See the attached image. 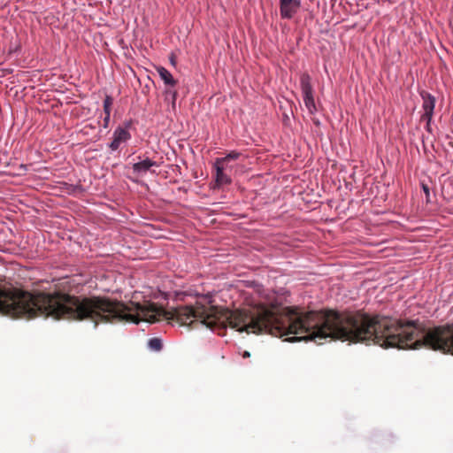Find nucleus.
<instances>
[{
    "label": "nucleus",
    "mask_w": 453,
    "mask_h": 453,
    "mask_svg": "<svg viewBox=\"0 0 453 453\" xmlns=\"http://www.w3.org/2000/svg\"><path fill=\"white\" fill-rule=\"evenodd\" d=\"M287 342L311 341L321 344L330 338L342 342L377 344L382 348L416 349L426 346L453 355V325L424 329L416 321L365 313L343 314L333 310L303 311L286 307L282 312L271 308V335Z\"/></svg>",
    "instance_id": "1"
},
{
    "label": "nucleus",
    "mask_w": 453,
    "mask_h": 453,
    "mask_svg": "<svg viewBox=\"0 0 453 453\" xmlns=\"http://www.w3.org/2000/svg\"><path fill=\"white\" fill-rule=\"evenodd\" d=\"M0 313L12 319L35 317L99 323V298H80L62 294L6 291L0 288Z\"/></svg>",
    "instance_id": "2"
},
{
    "label": "nucleus",
    "mask_w": 453,
    "mask_h": 453,
    "mask_svg": "<svg viewBox=\"0 0 453 453\" xmlns=\"http://www.w3.org/2000/svg\"><path fill=\"white\" fill-rule=\"evenodd\" d=\"M175 317L181 325L199 322L206 328L212 329L216 326V319L204 306L184 305L176 309Z\"/></svg>",
    "instance_id": "3"
},
{
    "label": "nucleus",
    "mask_w": 453,
    "mask_h": 453,
    "mask_svg": "<svg viewBox=\"0 0 453 453\" xmlns=\"http://www.w3.org/2000/svg\"><path fill=\"white\" fill-rule=\"evenodd\" d=\"M300 88L303 94L304 105L311 115L316 114L318 111L315 99L314 90L311 85V78L309 73H303L300 76Z\"/></svg>",
    "instance_id": "4"
},
{
    "label": "nucleus",
    "mask_w": 453,
    "mask_h": 453,
    "mask_svg": "<svg viewBox=\"0 0 453 453\" xmlns=\"http://www.w3.org/2000/svg\"><path fill=\"white\" fill-rule=\"evenodd\" d=\"M133 121L131 119L126 120L122 125L118 126L112 134V141L109 143V148L111 151H116L119 149L122 143L127 142L132 135L129 132L132 127Z\"/></svg>",
    "instance_id": "5"
},
{
    "label": "nucleus",
    "mask_w": 453,
    "mask_h": 453,
    "mask_svg": "<svg viewBox=\"0 0 453 453\" xmlns=\"http://www.w3.org/2000/svg\"><path fill=\"white\" fill-rule=\"evenodd\" d=\"M419 95L422 99V109L424 111L421 119L428 123L432 122L436 99L432 94L425 90H422Z\"/></svg>",
    "instance_id": "6"
},
{
    "label": "nucleus",
    "mask_w": 453,
    "mask_h": 453,
    "mask_svg": "<svg viewBox=\"0 0 453 453\" xmlns=\"http://www.w3.org/2000/svg\"><path fill=\"white\" fill-rule=\"evenodd\" d=\"M300 0H280V11L282 19H290L300 8Z\"/></svg>",
    "instance_id": "7"
},
{
    "label": "nucleus",
    "mask_w": 453,
    "mask_h": 453,
    "mask_svg": "<svg viewBox=\"0 0 453 453\" xmlns=\"http://www.w3.org/2000/svg\"><path fill=\"white\" fill-rule=\"evenodd\" d=\"M153 166L158 167L159 165L156 161H154L149 157H146L142 160H140V161L133 164L132 170H133L134 173H135L136 175L143 176L149 171H150V168Z\"/></svg>",
    "instance_id": "8"
},
{
    "label": "nucleus",
    "mask_w": 453,
    "mask_h": 453,
    "mask_svg": "<svg viewBox=\"0 0 453 453\" xmlns=\"http://www.w3.org/2000/svg\"><path fill=\"white\" fill-rule=\"evenodd\" d=\"M213 167L216 171L215 181L218 186L231 183V178L224 172L223 159H216Z\"/></svg>",
    "instance_id": "9"
},
{
    "label": "nucleus",
    "mask_w": 453,
    "mask_h": 453,
    "mask_svg": "<svg viewBox=\"0 0 453 453\" xmlns=\"http://www.w3.org/2000/svg\"><path fill=\"white\" fill-rule=\"evenodd\" d=\"M157 72L163 80L164 83L170 87H174L177 83L176 80L173 78V74L164 66L157 67Z\"/></svg>",
    "instance_id": "10"
},
{
    "label": "nucleus",
    "mask_w": 453,
    "mask_h": 453,
    "mask_svg": "<svg viewBox=\"0 0 453 453\" xmlns=\"http://www.w3.org/2000/svg\"><path fill=\"white\" fill-rule=\"evenodd\" d=\"M148 348L152 351H160L163 348V343L161 339L157 337L150 338L148 341Z\"/></svg>",
    "instance_id": "11"
},
{
    "label": "nucleus",
    "mask_w": 453,
    "mask_h": 453,
    "mask_svg": "<svg viewBox=\"0 0 453 453\" xmlns=\"http://www.w3.org/2000/svg\"><path fill=\"white\" fill-rule=\"evenodd\" d=\"M165 99L172 104L173 108H175L178 93L176 90L172 88H166L165 90Z\"/></svg>",
    "instance_id": "12"
},
{
    "label": "nucleus",
    "mask_w": 453,
    "mask_h": 453,
    "mask_svg": "<svg viewBox=\"0 0 453 453\" xmlns=\"http://www.w3.org/2000/svg\"><path fill=\"white\" fill-rule=\"evenodd\" d=\"M113 99L111 96H106L104 100V112L106 115H111V108Z\"/></svg>",
    "instance_id": "13"
},
{
    "label": "nucleus",
    "mask_w": 453,
    "mask_h": 453,
    "mask_svg": "<svg viewBox=\"0 0 453 453\" xmlns=\"http://www.w3.org/2000/svg\"><path fill=\"white\" fill-rule=\"evenodd\" d=\"M241 153L235 150H232L226 154L224 157H218L217 159H223V163L230 160H236L240 157Z\"/></svg>",
    "instance_id": "14"
},
{
    "label": "nucleus",
    "mask_w": 453,
    "mask_h": 453,
    "mask_svg": "<svg viewBox=\"0 0 453 453\" xmlns=\"http://www.w3.org/2000/svg\"><path fill=\"white\" fill-rule=\"evenodd\" d=\"M421 188L426 195V202L427 203H431V196H430V188L427 184H425L424 182H421Z\"/></svg>",
    "instance_id": "15"
},
{
    "label": "nucleus",
    "mask_w": 453,
    "mask_h": 453,
    "mask_svg": "<svg viewBox=\"0 0 453 453\" xmlns=\"http://www.w3.org/2000/svg\"><path fill=\"white\" fill-rule=\"evenodd\" d=\"M104 115H105V116H104V119H103V121H104V125H103V127H104V128H107V127H108V126H109V123H110V118H111V115H106V114H104Z\"/></svg>",
    "instance_id": "16"
},
{
    "label": "nucleus",
    "mask_w": 453,
    "mask_h": 453,
    "mask_svg": "<svg viewBox=\"0 0 453 453\" xmlns=\"http://www.w3.org/2000/svg\"><path fill=\"white\" fill-rule=\"evenodd\" d=\"M242 357H243L244 358H246V357H250V353L249 351L245 350V351L243 352V354H242Z\"/></svg>",
    "instance_id": "17"
},
{
    "label": "nucleus",
    "mask_w": 453,
    "mask_h": 453,
    "mask_svg": "<svg viewBox=\"0 0 453 453\" xmlns=\"http://www.w3.org/2000/svg\"><path fill=\"white\" fill-rule=\"evenodd\" d=\"M426 131L431 132V123L432 122H429V124H428V122H426Z\"/></svg>",
    "instance_id": "18"
},
{
    "label": "nucleus",
    "mask_w": 453,
    "mask_h": 453,
    "mask_svg": "<svg viewBox=\"0 0 453 453\" xmlns=\"http://www.w3.org/2000/svg\"><path fill=\"white\" fill-rule=\"evenodd\" d=\"M170 62H171V64H172L173 65H175V59H174V58H173V57H171V58H170Z\"/></svg>",
    "instance_id": "19"
},
{
    "label": "nucleus",
    "mask_w": 453,
    "mask_h": 453,
    "mask_svg": "<svg viewBox=\"0 0 453 453\" xmlns=\"http://www.w3.org/2000/svg\"><path fill=\"white\" fill-rule=\"evenodd\" d=\"M20 167L24 168L25 170H27V165H21Z\"/></svg>",
    "instance_id": "20"
}]
</instances>
